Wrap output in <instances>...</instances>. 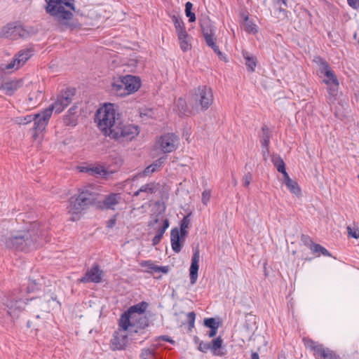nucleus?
<instances>
[{
	"label": "nucleus",
	"instance_id": "59",
	"mask_svg": "<svg viewBox=\"0 0 359 359\" xmlns=\"http://www.w3.org/2000/svg\"><path fill=\"white\" fill-rule=\"evenodd\" d=\"M210 198V191L208 190H205L202 193V202L203 204L206 205Z\"/></svg>",
	"mask_w": 359,
	"mask_h": 359
},
{
	"label": "nucleus",
	"instance_id": "11",
	"mask_svg": "<svg viewBox=\"0 0 359 359\" xmlns=\"http://www.w3.org/2000/svg\"><path fill=\"white\" fill-rule=\"evenodd\" d=\"M34 50L32 47H29L20 50L14 57L13 60L5 67L3 69L13 71L18 69L34 55Z\"/></svg>",
	"mask_w": 359,
	"mask_h": 359
},
{
	"label": "nucleus",
	"instance_id": "21",
	"mask_svg": "<svg viewBox=\"0 0 359 359\" xmlns=\"http://www.w3.org/2000/svg\"><path fill=\"white\" fill-rule=\"evenodd\" d=\"M123 201L121 194H110L105 197L103 205L106 209L115 210L116 205Z\"/></svg>",
	"mask_w": 359,
	"mask_h": 359
},
{
	"label": "nucleus",
	"instance_id": "26",
	"mask_svg": "<svg viewBox=\"0 0 359 359\" xmlns=\"http://www.w3.org/2000/svg\"><path fill=\"white\" fill-rule=\"evenodd\" d=\"M148 307V304L145 302H142L140 303H138L137 304H135L132 306H130L128 309V313H130L131 316H134V318L136 319V316L143 315L145 312L146 309Z\"/></svg>",
	"mask_w": 359,
	"mask_h": 359
},
{
	"label": "nucleus",
	"instance_id": "6",
	"mask_svg": "<svg viewBox=\"0 0 359 359\" xmlns=\"http://www.w3.org/2000/svg\"><path fill=\"white\" fill-rule=\"evenodd\" d=\"M139 133L138 126L128 123H123L121 119L116 127L111 130L109 137L118 142H123L131 141Z\"/></svg>",
	"mask_w": 359,
	"mask_h": 359
},
{
	"label": "nucleus",
	"instance_id": "48",
	"mask_svg": "<svg viewBox=\"0 0 359 359\" xmlns=\"http://www.w3.org/2000/svg\"><path fill=\"white\" fill-rule=\"evenodd\" d=\"M313 62L319 67L320 72L323 71V69H326V68L329 67L328 63L323 58L319 56L316 57L313 59Z\"/></svg>",
	"mask_w": 359,
	"mask_h": 359
},
{
	"label": "nucleus",
	"instance_id": "7",
	"mask_svg": "<svg viewBox=\"0 0 359 359\" xmlns=\"http://www.w3.org/2000/svg\"><path fill=\"white\" fill-rule=\"evenodd\" d=\"M213 102L212 89L206 86H201L195 90L191 97V103L196 109H208Z\"/></svg>",
	"mask_w": 359,
	"mask_h": 359
},
{
	"label": "nucleus",
	"instance_id": "52",
	"mask_svg": "<svg viewBox=\"0 0 359 359\" xmlns=\"http://www.w3.org/2000/svg\"><path fill=\"white\" fill-rule=\"evenodd\" d=\"M187 323L189 324V330L194 327L196 314L194 311L189 312L187 315Z\"/></svg>",
	"mask_w": 359,
	"mask_h": 359
},
{
	"label": "nucleus",
	"instance_id": "2",
	"mask_svg": "<svg viewBox=\"0 0 359 359\" xmlns=\"http://www.w3.org/2000/svg\"><path fill=\"white\" fill-rule=\"evenodd\" d=\"M121 115L117 112L112 104H105L100 108L95 115V121L100 130L107 136H109L118 121Z\"/></svg>",
	"mask_w": 359,
	"mask_h": 359
},
{
	"label": "nucleus",
	"instance_id": "37",
	"mask_svg": "<svg viewBox=\"0 0 359 359\" xmlns=\"http://www.w3.org/2000/svg\"><path fill=\"white\" fill-rule=\"evenodd\" d=\"M140 359H156L154 347L143 348L140 355Z\"/></svg>",
	"mask_w": 359,
	"mask_h": 359
},
{
	"label": "nucleus",
	"instance_id": "24",
	"mask_svg": "<svg viewBox=\"0 0 359 359\" xmlns=\"http://www.w3.org/2000/svg\"><path fill=\"white\" fill-rule=\"evenodd\" d=\"M135 319L133 316L128 313V311L124 312L119 320V327L126 331L130 327H135L134 321Z\"/></svg>",
	"mask_w": 359,
	"mask_h": 359
},
{
	"label": "nucleus",
	"instance_id": "62",
	"mask_svg": "<svg viewBox=\"0 0 359 359\" xmlns=\"http://www.w3.org/2000/svg\"><path fill=\"white\" fill-rule=\"evenodd\" d=\"M281 173L283 175V183L285 184H287L289 182L290 183V182L292 181V180L290 177L289 175L286 172V170L283 171V172H281Z\"/></svg>",
	"mask_w": 359,
	"mask_h": 359
},
{
	"label": "nucleus",
	"instance_id": "34",
	"mask_svg": "<svg viewBox=\"0 0 359 359\" xmlns=\"http://www.w3.org/2000/svg\"><path fill=\"white\" fill-rule=\"evenodd\" d=\"M243 56L245 60V65L250 72H254L257 65V59L247 51H243Z\"/></svg>",
	"mask_w": 359,
	"mask_h": 359
},
{
	"label": "nucleus",
	"instance_id": "39",
	"mask_svg": "<svg viewBox=\"0 0 359 359\" xmlns=\"http://www.w3.org/2000/svg\"><path fill=\"white\" fill-rule=\"evenodd\" d=\"M136 319L134 323L137 328L144 329L149 325V319L146 316H136Z\"/></svg>",
	"mask_w": 359,
	"mask_h": 359
},
{
	"label": "nucleus",
	"instance_id": "28",
	"mask_svg": "<svg viewBox=\"0 0 359 359\" xmlns=\"http://www.w3.org/2000/svg\"><path fill=\"white\" fill-rule=\"evenodd\" d=\"M283 5L280 1H275L274 10L271 12L273 17L276 18L278 21L284 20L287 18V11L281 6Z\"/></svg>",
	"mask_w": 359,
	"mask_h": 359
},
{
	"label": "nucleus",
	"instance_id": "31",
	"mask_svg": "<svg viewBox=\"0 0 359 359\" xmlns=\"http://www.w3.org/2000/svg\"><path fill=\"white\" fill-rule=\"evenodd\" d=\"M165 158H166L163 156L156 160L152 164L149 165L144 169L142 175L144 176H147L156 172L159 168H161L163 165L164 161H165Z\"/></svg>",
	"mask_w": 359,
	"mask_h": 359
},
{
	"label": "nucleus",
	"instance_id": "42",
	"mask_svg": "<svg viewBox=\"0 0 359 359\" xmlns=\"http://www.w3.org/2000/svg\"><path fill=\"white\" fill-rule=\"evenodd\" d=\"M287 189L290 191L291 193L299 196L301 195V189L298 185V184L295 181H291L290 183H287L285 184Z\"/></svg>",
	"mask_w": 359,
	"mask_h": 359
},
{
	"label": "nucleus",
	"instance_id": "55",
	"mask_svg": "<svg viewBox=\"0 0 359 359\" xmlns=\"http://www.w3.org/2000/svg\"><path fill=\"white\" fill-rule=\"evenodd\" d=\"M198 349L203 353H206L210 351V343L201 341V342H199Z\"/></svg>",
	"mask_w": 359,
	"mask_h": 359
},
{
	"label": "nucleus",
	"instance_id": "16",
	"mask_svg": "<svg viewBox=\"0 0 359 359\" xmlns=\"http://www.w3.org/2000/svg\"><path fill=\"white\" fill-rule=\"evenodd\" d=\"M17 23H9L4 26L0 30V37L6 38L9 40H17Z\"/></svg>",
	"mask_w": 359,
	"mask_h": 359
},
{
	"label": "nucleus",
	"instance_id": "17",
	"mask_svg": "<svg viewBox=\"0 0 359 359\" xmlns=\"http://www.w3.org/2000/svg\"><path fill=\"white\" fill-rule=\"evenodd\" d=\"M22 86V80H11L5 82L0 87V90L7 95H12Z\"/></svg>",
	"mask_w": 359,
	"mask_h": 359
},
{
	"label": "nucleus",
	"instance_id": "23",
	"mask_svg": "<svg viewBox=\"0 0 359 359\" xmlns=\"http://www.w3.org/2000/svg\"><path fill=\"white\" fill-rule=\"evenodd\" d=\"M18 39H27L36 34V29L31 26H25L17 23Z\"/></svg>",
	"mask_w": 359,
	"mask_h": 359
},
{
	"label": "nucleus",
	"instance_id": "43",
	"mask_svg": "<svg viewBox=\"0 0 359 359\" xmlns=\"http://www.w3.org/2000/svg\"><path fill=\"white\" fill-rule=\"evenodd\" d=\"M193 4L188 1L185 4V13L187 18H189V21L190 22H195L196 20V15L194 13L191 11Z\"/></svg>",
	"mask_w": 359,
	"mask_h": 359
},
{
	"label": "nucleus",
	"instance_id": "53",
	"mask_svg": "<svg viewBox=\"0 0 359 359\" xmlns=\"http://www.w3.org/2000/svg\"><path fill=\"white\" fill-rule=\"evenodd\" d=\"M177 107H178L179 113L180 114H184L187 111L186 102L185 101L180 98L177 102Z\"/></svg>",
	"mask_w": 359,
	"mask_h": 359
},
{
	"label": "nucleus",
	"instance_id": "38",
	"mask_svg": "<svg viewBox=\"0 0 359 359\" xmlns=\"http://www.w3.org/2000/svg\"><path fill=\"white\" fill-rule=\"evenodd\" d=\"M272 162L278 172H281L285 170V164L279 156H273L272 157Z\"/></svg>",
	"mask_w": 359,
	"mask_h": 359
},
{
	"label": "nucleus",
	"instance_id": "18",
	"mask_svg": "<svg viewBox=\"0 0 359 359\" xmlns=\"http://www.w3.org/2000/svg\"><path fill=\"white\" fill-rule=\"evenodd\" d=\"M200 23L204 38L214 36L215 27L208 16H203L200 19Z\"/></svg>",
	"mask_w": 359,
	"mask_h": 359
},
{
	"label": "nucleus",
	"instance_id": "5",
	"mask_svg": "<svg viewBox=\"0 0 359 359\" xmlns=\"http://www.w3.org/2000/svg\"><path fill=\"white\" fill-rule=\"evenodd\" d=\"M96 199V194L88 189L83 190L77 197L72 196L67 206L68 212L76 215L86 209Z\"/></svg>",
	"mask_w": 359,
	"mask_h": 359
},
{
	"label": "nucleus",
	"instance_id": "27",
	"mask_svg": "<svg viewBox=\"0 0 359 359\" xmlns=\"http://www.w3.org/2000/svg\"><path fill=\"white\" fill-rule=\"evenodd\" d=\"M210 343V351L214 355L224 356L225 351L222 350L223 340L221 337H218L216 339L212 340Z\"/></svg>",
	"mask_w": 359,
	"mask_h": 359
},
{
	"label": "nucleus",
	"instance_id": "19",
	"mask_svg": "<svg viewBox=\"0 0 359 359\" xmlns=\"http://www.w3.org/2000/svg\"><path fill=\"white\" fill-rule=\"evenodd\" d=\"M170 241L172 249L174 252L178 253L181 251L182 247V238L180 235V230L177 227L173 228L170 232Z\"/></svg>",
	"mask_w": 359,
	"mask_h": 359
},
{
	"label": "nucleus",
	"instance_id": "33",
	"mask_svg": "<svg viewBox=\"0 0 359 359\" xmlns=\"http://www.w3.org/2000/svg\"><path fill=\"white\" fill-rule=\"evenodd\" d=\"M168 226H169V221H168V219H165L163 221V226L158 229L156 236L152 239V245H153L155 246L160 243L165 230L168 228Z\"/></svg>",
	"mask_w": 359,
	"mask_h": 359
},
{
	"label": "nucleus",
	"instance_id": "1",
	"mask_svg": "<svg viewBox=\"0 0 359 359\" xmlns=\"http://www.w3.org/2000/svg\"><path fill=\"white\" fill-rule=\"evenodd\" d=\"M30 228L25 230L10 231L4 233L1 241L6 248L18 250L28 251L34 247L38 236V224L33 222Z\"/></svg>",
	"mask_w": 359,
	"mask_h": 359
},
{
	"label": "nucleus",
	"instance_id": "8",
	"mask_svg": "<svg viewBox=\"0 0 359 359\" xmlns=\"http://www.w3.org/2000/svg\"><path fill=\"white\" fill-rule=\"evenodd\" d=\"M2 304L7 313L13 319H17L25 310L27 303L15 294H11L2 299Z\"/></svg>",
	"mask_w": 359,
	"mask_h": 359
},
{
	"label": "nucleus",
	"instance_id": "49",
	"mask_svg": "<svg viewBox=\"0 0 359 359\" xmlns=\"http://www.w3.org/2000/svg\"><path fill=\"white\" fill-rule=\"evenodd\" d=\"M63 121L66 126H74L77 120L75 115L67 114L64 116Z\"/></svg>",
	"mask_w": 359,
	"mask_h": 359
},
{
	"label": "nucleus",
	"instance_id": "47",
	"mask_svg": "<svg viewBox=\"0 0 359 359\" xmlns=\"http://www.w3.org/2000/svg\"><path fill=\"white\" fill-rule=\"evenodd\" d=\"M31 302H34L33 306L39 308L41 311H47V306L46 304L41 299H35L34 297L30 298Z\"/></svg>",
	"mask_w": 359,
	"mask_h": 359
},
{
	"label": "nucleus",
	"instance_id": "51",
	"mask_svg": "<svg viewBox=\"0 0 359 359\" xmlns=\"http://www.w3.org/2000/svg\"><path fill=\"white\" fill-rule=\"evenodd\" d=\"M34 118L33 115H27L26 116L17 118L16 122L18 124L25 125V124H27V123H31L32 121H33Z\"/></svg>",
	"mask_w": 359,
	"mask_h": 359
},
{
	"label": "nucleus",
	"instance_id": "13",
	"mask_svg": "<svg viewBox=\"0 0 359 359\" xmlns=\"http://www.w3.org/2000/svg\"><path fill=\"white\" fill-rule=\"evenodd\" d=\"M102 276L103 271L97 264H94L86 271L85 276L79 279V282L99 283L102 281Z\"/></svg>",
	"mask_w": 359,
	"mask_h": 359
},
{
	"label": "nucleus",
	"instance_id": "14",
	"mask_svg": "<svg viewBox=\"0 0 359 359\" xmlns=\"http://www.w3.org/2000/svg\"><path fill=\"white\" fill-rule=\"evenodd\" d=\"M304 344L307 348L313 351V355L316 358H323L330 351V348H325L323 345L313 341L311 339H303Z\"/></svg>",
	"mask_w": 359,
	"mask_h": 359
},
{
	"label": "nucleus",
	"instance_id": "22",
	"mask_svg": "<svg viewBox=\"0 0 359 359\" xmlns=\"http://www.w3.org/2000/svg\"><path fill=\"white\" fill-rule=\"evenodd\" d=\"M160 185L158 183L154 182L142 185L137 191H136L133 196H139L141 194H145L146 196L155 194L158 191Z\"/></svg>",
	"mask_w": 359,
	"mask_h": 359
},
{
	"label": "nucleus",
	"instance_id": "20",
	"mask_svg": "<svg viewBox=\"0 0 359 359\" xmlns=\"http://www.w3.org/2000/svg\"><path fill=\"white\" fill-rule=\"evenodd\" d=\"M128 343V337L126 334L116 333L111 339V348L113 350H123L126 348Z\"/></svg>",
	"mask_w": 359,
	"mask_h": 359
},
{
	"label": "nucleus",
	"instance_id": "4",
	"mask_svg": "<svg viewBox=\"0 0 359 359\" xmlns=\"http://www.w3.org/2000/svg\"><path fill=\"white\" fill-rule=\"evenodd\" d=\"M140 87V80L133 75L120 77L112 83V90L118 96H126L136 92Z\"/></svg>",
	"mask_w": 359,
	"mask_h": 359
},
{
	"label": "nucleus",
	"instance_id": "64",
	"mask_svg": "<svg viewBox=\"0 0 359 359\" xmlns=\"http://www.w3.org/2000/svg\"><path fill=\"white\" fill-rule=\"evenodd\" d=\"M91 167H85V166H79V170L82 172H89L90 173Z\"/></svg>",
	"mask_w": 359,
	"mask_h": 359
},
{
	"label": "nucleus",
	"instance_id": "30",
	"mask_svg": "<svg viewBox=\"0 0 359 359\" xmlns=\"http://www.w3.org/2000/svg\"><path fill=\"white\" fill-rule=\"evenodd\" d=\"M242 27L244 30L249 34H255L258 32V27L249 18L248 15H245L243 17Z\"/></svg>",
	"mask_w": 359,
	"mask_h": 359
},
{
	"label": "nucleus",
	"instance_id": "56",
	"mask_svg": "<svg viewBox=\"0 0 359 359\" xmlns=\"http://www.w3.org/2000/svg\"><path fill=\"white\" fill-rule=\"evenodd\" d=\"M38 290V284L35 280H29L28 285L27 287V291L28 293L33 292Z\"/></svg>",
	"mask_w": 359,
	"mask_h": 359
},
{
	"label": "nucleus",
	"instance_id": "63",
	"mask_svg": "<svg viewBox=\"0 0 359 359\" xmlns=\"http://www.w3.org/2000/svg\"><path fill=\"white\" fill-rule=\"evenodd\" d=\"M217 330L218 328L217 327H212V329H210V332H208V336L210 338L215 337L217 333Z\"/></svg>",
	"mask_w": 359,
	"mask_h": 359
},
{
	"label": "nucleus",
	"instance_id": "35",
	"mask_svg": "<svg viewBox=\"0 0 359 359\" xmlns=\"http://www.w3.org/2000/svg\"><path fill=\"white\" fill-rule=\"evenodd\" d=\"M180 48L183 52H186L191 49V36L188 34H183L182 36L178 37Z\"/></svg>",
	"mask_w": 359,
	"mask_h": 359
},
{
	"label": "nucleus",
	"instance_id": "40",
	"mask_svg": "<svg viewBox=\"0 0 359 359\" xmlns=\"http://www.w3.org/2000/svg\"><path fill=\"white\" fill-rule=\"evenodd\" d=\"M214 36H210L209 37L205 38V42L207 45L212 48L215 53H217L220 58L222 59V53L219 50L218 46L216 45Z\"/></svg>",
	"mask_w": 359,
	"mask_h": 359
},
{
	"label": "nucleus",
	"instance_id": "36",
	"mask_svg": "<svg viewBox=\"0 0 359 359\" xmlns=\"http://www.w3.org/2000/svg\"><path fill=\"white\" fill-rule=\"evenodd\" d=\"M262 137L261 140L262 147L266 148L268 151V147L270 142V133L269 128L266 126H264L262 128Z\"/></svg>",
	"mask_w": 359,
	"mask_h": 359
},
{
	"label": "nucleus",
	"instance_id": "57",
	"mask_svg": "<svg viewBox=\"0 0 359 359\" xmlns=\"http://www.w3.org/2000/svg\"><path fill=\"white\" fill-rule=\"evenodd\" d=\"M323 359H341V358L334 351L330 349L323 357Z\"/></svg>",
	"mask_w": 359,
	"mask_h": 359
},
{
	"label": "nucleus",
	"instance_id": "41",
	"mask_svg": "<svg viewBox=\"0 0 359 359\" xmlns=\"http://www.w3.org/2000/svg\"><path fill=\"white\" fill-rule=\"evenodd\" d=\"M311 250L314 253L322 254L324 256L330 257V253L323 246L319 244H312L311 246Z\"/></svg>",
	"mask_w": 359,
	"mask_h": 359
},
{
	"label": "nucleus",
	"instance_id": "60",
	"mask_svg": "<svg viewBox=\"0 0 359 359\" xmlns=\"http://www.w3.org/2000/svg\"><path fill=\"white\" fill-rule=\"evenodd\" d=\"M251 180H252V174L250 172L245 174L243 177V185L245 187L249 186Z\"/></svg>",
	"mask_w": 359,
	"mask_h": 359
},
{
	"label": "nucleus",
	"instance_id": "44",
	"mask_svg": "<svg viewBox=\"0 0 359 359\" xmlns=\"http://www.w3.org/2000/svg\"><path fill=\"white\" fill-rule=\"evenodd\" d=\"M90 173L94 175H106L107 174V170L104 166L96 165L90 168Z\"/></svg>",
	"mask_w": 359,
	"mask_h": 359
},
{
	"label": "nucleus",
	"instance_id": "32",
	"mask_svg": "<svg viewBox=\"0 0 359 359\" xmlns=\"http://www.w3.org/2000/svg\"><path fill=\"white\" fill-rule=\"evenodd\" d=\"M172 20L174 23L177 37L182 36L183 34H187L185 29L184 23L182 20V19L179 18L175 15H173L172 17Z\"/></svg>",
	"mask_w": 359,
	"mask_h": 359
},
{
	"label": "nucleus",
	"instance_id": "45",
	"mask_svg": "<svg viewBox=\"0 0 359 359\" xmlns=\"http://www.w3.org/2000/svg\"><path fill=\"white\" fill-rule=\"evenodd\" d=\"M320 74H324L327 78L325 81H328L330 83L338 81L334 72L331 70L330 67H327L326 69H323Z\"/></svg>",
	"mask_w": 359,
	"mask_h": 359
},
{
	"label": "nucleus",
	"instance_id": "3",
	"mask_svg": "<svg viewBox=\"0 0 359 359\" xmlns=\"http://www.w3.org/2000/svg\"><path fill=\"white\" fill-rule=\"evenodd\" d=\"M73 1L74 0L67 1L63 0H46L47 4L46 11L58 22H62L64 20L72 19L73 16L72 11L75 9Z\"/></svg>",
	"mask_w": 359,
	"mask_h": 359
},
{
	"label": "nucleus",
	"instance_id": "50",
	"mask_svg": "<svg viewBox=\"0 0 359 359\" xmlns=\"http://www.w3.org/2000/svg\"><path fill=\"white\" fill-rule=\"evenodd\" d=\"M204 325L210 329H212V327L219 328V323L213 318H205L204 320Z\"/></svg>",
	"mask_w": 359,
	"mask_h": 359
},
{
	"label": "nucleus",
	"instance_id": "12",
	"mask_svg": "<svg viewBox=\"0 0 359 359\" xmlns=\"http://www.w3.org/2000/svg\"><path fill=\"white\" fill-rule=\"evenodd\" d=\"M52 114L53 109L47 108L41 113L33 115L34 128L36 133L45 130Z\"/></svg>",
	"mask_w": 359,
	"mask_h": 359
},
{
	"label": "nucleus",
	"instance_id": "25",
	"mask_svg": "<svg viewBox=\"0 0 359 359\" xmlns=\"http://www.w3.org/2000/svg\"><path fill=\"white\" fill-rule=\"evenodd\" d=\"M325 83L327 84L328 97L327 100L330 104L335 102L338 94L339 83L338 81L330 83L328 81H325Z\"/></svg>",
	"mask_w": 359,
	"mask_h": 359
},
{
	"label": "nucleus",
	"instance_id": "15",
	"mask_svg": "<svg viewBox=\"0 0 359 359\" xmlns=\"http://www.w3.org/2000/svg\"><path fill=\"white\" fill-rule=\"evenodd\" d=\"M200 252L198 249H196L194 252L191 263L189 269L190 283L194 285L198 279V271L199 269Z\"/></svg>",
	"mask_w": 359,
	"mask_h": 359
},
{
	"label": "nucleus",
	"instance_id": "29",
	"mask_svg": "<svg viewBox=\"0 0 359 359\" xmlns=\"http://www.w3.org/2000/svg\"><path fill=\"white\" fill-rule=\"evenodd\" d=\"M43 99L42 91L37 89L36 91L31 93L27 100L28 107H35L37 106Z\"/></svg>",
	"mask_w": 359,
	"mask_h": 359
},
{
	"label": "nucleus",
	"instance_id": "10",
	"mask_svg": "<svg viewBox=\"0 0 359 359\" xmlns=\"http://www.w3.org/2000/svg\"><path fill=\"white\" fill-rule=\"evenodd\" d=\"M75 93V88H67L62 90L58 95L55 102L48 108L53 109V111H55V113H60L72 102Z\"/></svg>",
	"mask_w": 359,
	"mask_h": 359
},
{
	"label": "nucleus",
	"instance_id": "9",
	"mask_svg": "<svg viewBox=\"0 0 359 359\" xmlns=\"http://www.w3.org/2000/svg\"><path fill=\"white\" fill-rule=\"evenodd\" d=\"M180 144V139L174 133H166L161 135L156 143V147L163 154L175 151Z\"/></svg>",
	"mask_w": 359,
	"mask_h": 359
},
{
	"label": "nucleus",
	"instance_id": "54",
	"mask_svg": "<svg viewBox=\"0 0 359 359\" xmlns=\"http://www.w3.org/2000/svg\"><path fill=\"white\" fill-rule=\"evenodd\" d=\"M347 233L348 236L354 238L355 239L359 238V229L358 228H352L351 226H347Z\"/></svg>",
	"mask_w": 359,
	"mask_h": 359
},
{
	"label": "nucleus",
	"instance_id": "58",
	"mask_svg": "<svg viewBox=\"0 0 359 359\" xmlns=\"http://www.w3.org/2000/svg\"><path fill=\"white\" fill-rule=\"evenodd\" d=\"M190 224V219L189 215L185 216L180 222V229H188Z\"/></svg>",
	"mask_w": 359,
	"mask_h": 359
},
{
	"label": "nucleus",
	"instance_id": "46",
	"mask_svg": "<svg viewBox=\"0 0 359 359\" xmlns=\"http://www.w3.org/2000/svg\"><path fill=\"white\" fill-rule=\"evenodd\" d=\"M140 264L142 267H147L148 269V270L146 271L147 273L156 272V269H159L158 266L155 265L151 260L142 261Z\"/></svg>",
	"mask_w": 359,
	"mask_h": 359
},
{
	"label": "nucleus",
	"instance_id": "61",
	"mask_svg": "<svg viewBox=\"0 0 359 359\" xmlns=\"http://www.w3.org/2000/svg\"><path fill=\"white\" fill-rule=\"evenodd\" d=\"M347 3L353 9L359 8V0H347Z\"/></svg>",
	"mask_w": 359,
	"mask_h": 359
}]
</instances>
